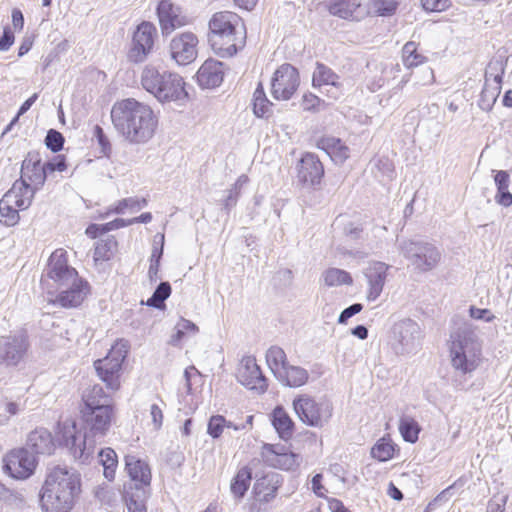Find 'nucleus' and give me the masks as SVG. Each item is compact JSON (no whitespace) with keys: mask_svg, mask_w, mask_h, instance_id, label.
I'll return each instance as SVG.
<instances>
[{"mask_svg":"<svg viewBox=\"0 0 512 512\" xmlns=\"http://www.w3.org/2000/svg\"><path fill=\"white\" fill-rule=\"evenodd\" d=\"M396 450V445L390 438L382 437L372 447L371 455L378 461L385 462L394 458Z\"/></svg>","mask_w":512,"mask_h":512,"instance_id":"41","label":"nucleus"},{"mask_svg":"<svg viewBox=\"0 0 512 512\" xmlns=\"http://www.w3.org/2000/svg\"><path fill=\"white\" fill-rule=\"evenodd\" d=\"M266 362L271 371L277 377L289 365L284 350L278 346H272L266 353Z\"/></svg>","mask_w":512,"mask_h":512,"instance_id":"38","label":"nucleus"},{"mask_svg":"<svg viewBox=\"0 0 512 512\" xmlns=\"http://www.w3.org/2000/svg\"><path fill=\"white\" fill-rule=\"evenodd\" d=\"M86 437H104L116 420V408L113 404L80 415Z\"/></svg>","mask_w":512,"mask_h":512,"instance_id":"10","label":"nucleus"},{"mask_svg":"<svg viewBox=\"0 0 512 512\" xmlns=\"http://www.w3.org/2000/svg\"><path fill=\"white\" fill-rule=\"evenodd\" d=\"M363 306L360 303H354L349 307L343 309L338 315L337 320H349L362 310Z\"/></svg>","mask_w":512,"mask_h":512,"instance_id":"61","label":"nucleus"},{"mask_svg":"<svg viewBox=\"0 0 512 512\" xmlns=\"http://www.w3.org/2000/svg\"><path fill=\"white\" fill-rule=\"evenodd\" d=\"M111 119L118 133L132 144L148 142L158 123L151 107L134 98L116 102L111 110Z\"/></svg>","mask_w":512,"mask_h":512,"instance_id":"1","label":"nucleus"},{"mask_svg":"<svg viewBox=\"0 0 512 512\" xmlns=\"http://www.w3.org/2000/svg\"><path fill=\"white\" fill-rule=\"evenodd\" d=\"M66 286L67 289L61 291L56 298H48L47 301L63 308H75L84 301L90 290L89 283L84 279H79Z\"/></svg>","mask_w":512,"mask_h":512,"instance_id":"22","label":"nucleus"},{"mask_svg":"<svg viewBox=\"0 0 512 512\" xmlns=\"http://www.w3.org/2000/svg\"><path fill=\"white\" fill-rule=\"evenodd\" d=\"M209 43L220 57H232L246 42V30L242 19L235 13H215L209 21Z\"/></svg>","mask_w":512,"mask_h":512,"instance_id":"3","label":"nucleus"},{"mask_svg":"<svg viewBox=\"0 0 512 512\" xmlns=\"http://www.w3.org/2000/svg\"><path fill=\"white\" fill-rule=\"evenodd\" d=\"M37 467V460L28 450L17 448L4 457V469L14 479L29 478Z\"/></svg>","mask_w":512,"mask_h":512,"instance_id":"14","label":"nucleus"},{"mask_svg":"<svg viewBox=\"0 0 512 512\" xmlns=\"http://www.w3.org/2000/svg\"><path fill=\"white\" fill-rule=\"evenodd\" d=\"M293 409L299 419L309 426H321L331 416L327 407L307 394L293 400Z\"/></svg>","mask_w":512,"mask_h":512,"instance_id":"11","label":"nucleus"},{"mask_svg":"<svg viewBox=\"0 0 512 512\" xmlns=\"http://www.w3.org/2000/svg\"><path fill=\"white\" fill-rule=\"evenodd\" d=\"M146 206L147 200L145 198L129 197L118 201L111 212L115 214H124L127 210L138 212Z\"/></svg>","mask_w":512,"mask_h":512,"instance_id":"47","label":"nucleus"},{"mask_svg":"<svg viewBox=\"0 0 512 512\" xmlns=\"http://www.w3.org/2000/svg\"><path fill=\"white\" fill-rule=\"evenodd\" d=\"M323 279L327 286H339L344 284H352L353 279L349 272L338 269L329 268L323 273Z\"/></svg>","mask_w":512,"mask_h":512,"instance_id":"45","label":"nucleus"},{"mask_svg":"<svg viewBox=\"0 0 512 512\" xmlns=\"http://www.w3.org/2000/svg\"><path fill=\"white\" fill-rule=\"evenodd\" d=\"M130 345L127 340H116L106 356L93 363L96 375L106 388L116 392L121 388L123 365L129 355Z\"/></svg>","mask_w":512,"mask_h":512,"instance_id":"6","label":"nucleus"},{"mask_svg":"<svg viewBox=\"0 0 512 512\" xmlns=\"http://www.w3.org/2000/svg\"><path fill=\"white\" fill-rule=\"evenodd\" d=\"M339 76L328 66L323 63L317 62L316 68L313 72L312 84L314 87L322 85L338 86Z\"/></svg>","mask_w":512,"mask_h":512,"instance_id":"37","label":"nucleus"},{"mask_svg":"<svg viewBox=\"0 0 512 512\" xmlns=\"http://www.w3.org/2000/svg\"><path fill=\"white\" fill-rule=\"evenodd\" d=\"M325 7L331 15L344 20L359 21L364 14L359 0H330Z\"/></svg>","mask_w":512,"mask_h":512,"instance_id":"27","label":"nucleus"},{"mask_svg":"<svg viewBox=\"0 0 512 512\" xmlns=\"http://www.w3.org/2000/svg\"><path fill=\"white\" fill-rule=\"evenodd\" d=\"M278 490V484L268 477L259 479L254 485L253 499L250 503V512H261L262 505L272 501Z\"/></svg>","mask_w":512,"mask_h":512,"instance_id":"24","label":"nucleus"},{"mask_svg":"<svg viewBox=\"0 0 512 512\" xmlns=\"http://www.w3.org/2000/svg\"><path fill=\"white\" fill-rule=\"evenodd\" d=\"M300 83L298 70L291 64L281 65L271 80V93L276 100H289Z\"/></svg>","mask_w":512,"mask_h":512,"instance_id":"12","label":"nucleus"},{"mask_svg":"<svg viewBox=\"0 0 512 512\" xmlns=\"http://www.w3.org/2000/svg\"><path fill=\"white\" fill-rule=\"evenodd\" d=\"M15 36L9 26L3 29V34L0 37V51H7L13 45Z\"/></svg>","mask_w":512,"mask_h":512,"instance_id":"58","label":"nucleus"},{"mask_svg":"<svg viewBox=\"0 0 512 512\" xmlns=\"http://www.w3.org/2000/svg\"><path fill=\"white\" fill-rule=\"evenodd\" d=\"M297 180L304 186L320 184L324 176V167L318 156L307 152L302 155L296 166Z\"/></svg>","mask_w":512,"mask_h":512,"instance_id":"19","label":"nucleus"},{"mask_svg":"<svg viewBox=\"0 0 512 512\" xmlns=\"http://www.w3.org/2000/svg\"><path fill=\"white\" fill-rule=\"evenodd\" d=\"M44 142L49 150L57 153L63 149L65 139L59 131L50 129L46 134Z\"/></svg>","mask_w":512,"mask_h":512,"instance_id":"50","label":"nucleus"},{"mask_svg":"<svg viewBox=\"0 0 512 512\" xmlns=\"http://www.w3.org/2000/svg\"><path fill=\"white\" fill-rule=\"evenodd\" d=\"M99 460L103 466V475L108 481H114L118 468V456L114 449L107 447L99 452Z\"/></svg>","mask_w":512,"mask_h":512,"instance_id":"36","label":"nucleus"},{"mask_svg":"<svg viewBox=\"0 0 512 512\" xmlns=\"http://www.w3.org/2000/svg\"><path fill=\"white\" fill-rule=\"evenodd\" d=\"M27 445L37 454L52 455L56 452L54 436L44 428L33 430L28 436Z\"/></svg>","mask_w":512,"mask_h":512,"instance_id":"29","label":"nucleus"},{"mask_svg":"<svg viewBox=\"0 0 512 512\" xmlns=\"http://www.w3.org/2000/svg\"><path fill=\"white\" fill-rule=\"evenodd\" d=\"M323 476L321 474H316L312 478V490L318 497H325L326 489L322 484Z\"/></svg>","mask_w":512,"mask_h":512,"instance_id":"64","label":"nucleus"},{"mask_svg":"<svg viewBox=\"0 0 512 512\" xmlns=\"http://www.w3.org/2000/svg\"><path fill=\"white\" fill-rule=\"evenodd\" d=\"M81 279L75 268L68 264L67 252L64 249H56L49 257L47 268L42 278L41 286L47 288L48 281L52 280L59 287H65Z\"/></svg>","mask_w":512,"mask_h":512,"instance_id":"8","label":"nucleus"},{"mask_svg":"<svg viewBox=\"0 0 512 512\" xmlns=\"http://www.w3.org/2000/svg\"><path fill=\"white\" fill-rule=\"evenodd\" d=\"M504 67L501 62H491L485 72V84L480 94L478 106L483 111H490L500 92L503 81Z\"/></svg>","mask_w":512,"mask_h":512,"instance_id":"13","label":"nucleus"},{"mask_svg":"<svg viewBox=\"0 0 512 512\" xmlns=\"http://www.w3.org/2000/svg\"><path fill=\"white\" fill-rule=\"evenodd\" d=\"M78 428L73 420L58 422L54 431V442L56 450L66 448L70 452L82 453L85 449V442L79 440Z\"/></svg>","mask_w":512,"mask_h":512,"instance_id":"18","label":"nucleus"},{"mask_svg":"<svg viewBox=\"0 0 512 512\" xmlns=\"http://www.w3.org/2000/svg\"><path fill=\"white\" fill-rule=\"evenodd\" d=\"M236 378L243 386L258 394H263L268 389L267 380L256 363V359L252 356H245L241 359L237 367Z\"/></svg>","mask_w":512,"mask_h":512,"instance_id":"16","label":"nucleus"},{"mask_svg":"<svg viewBox=\"0 0 512 512\" xmlns=\"http://www.w3.org/2000/svg\"><path fill=\"white\" fill-rule=\"evenodd\" d=\"M124 462L125 471L132 481L141 486H150L152 473L147 461L136 455L128 454L124 457Z\"/></svg>","mask_w":512,"mask_h":512,"instance_id":"25","label":"nucleus"},{"mask_svg":"<svg viewBox=\"0 0 512 512\" xmlns=\"http://www.w3.org/2000/svg\"><path fill=\"white\" fill-rule=\"evenodd\" d=\"M126 505L129 512H147V507L143 500L129 497L126 499Z\"/></svg>","mask_w":512,"mask_h":512,"instance_id":"62","label":"nucleus"},{"mask_svg":"<svg viewBox=\"0 0 512 512\" xmlns=\"http://www.w3.org/2000/svg\"><path fill=\"white\" fill-rule=\"evenodd\" d=\"M271 423L280 439L289 441L292 439L295 423L282 406H276L271 413Z\"/></svg>","mask_w":512,"mask_h":512,"instance_id":"30","label":"nucleus"},{"mask_svg":"<svg viewBox=\"0 0 512 512\" xmlns=\"http://www.w3.org/2000/svg\"><path fill=\"white\" fill-rule=\"evenodd\" d=\"M321 100L312 93H305L302 97L301 107L305 111H315Z\"/></svg>","mask_w":512,"mask_h":512,"instance_id":"57","label":"nucleus"},{"mask_svg":"<svg viewBox=\"0 0 512 512\" xmlns=\"http://www.w3.org/2000/svg\"><path fill=\"white\" fill-rule=\"evenodd\" d=\"M117 248V241L113 236H108L97 242L93 258L95 261H108L112 258Z\"/></svg>","mask_w":512,"mask_h":512,"instance_id":"44","label":"nucleus"},{"mask_svg":"<svg viewBox=\"0 0 512 512\" xmlns=\"http://www.w3.org/2000/svg\"><path fill=\"white\" fill-rule=\"evenodd\" d=\"M447 0H421L424 10L429 12H440L447 8Z\"/></svg>","mask_w":512,"mask_h":512,"instance_id":"56","label":"nucleus"},{"mask_svg":"<svg viewBox=\"0 0 512 512\" xmlns=\"http://www.w3.org/2000/svg\"><path fill=\"white\" fill-rule=\"evenodd\" d=\"M25 335L6 337L0 340V360L7 366L17 365L28 351Z\"/></svg>","mask_w":512,"mask_h":512,"instance_id":"21","label":"nucleus"},{"mask_svg":"<svg viewBox=\"0 0 512 512\" xmlns=\"http://www.w3.org/2000/svg\"><path fill=\"white\" fill-rule=\"evenodd\" d=\"M375 12L380 16H391L395 13L398 3L395 0H371Z\"/></svg>","mask_w":512,"mask_h":512,"instance_id":"51","label":"nucleus"},{"mask_svg":"<svg viewBox=\"0 0 512 512\" xmlns=\"http://www.w3.org/2000/svg\"><path fill=\"white\" fill-rule=\"evenodd\" d=\"M252 470L248 466L241 467L231 480L230 490L236 498H242L250 487Z\"/></svg>","mask_w":512,"mask_h":512,"instance_id":"34","label":"nucleus"},{"mask_svg":"<svg viewBox=\"0 0 512 512\" xmlns=\"http://www.w3.org/2000/svg\"><path fill=\"white\" fill-rule=\"evenodd\" d=\"M35 193L31 187L16 180L1 199L6 203L17 206L20 210H25L31 205Z\"/></svg>","mask_w":512,"mask_h":512,"instance_id":"28","label":"nucleus"},{"mask_svg":"<svg viewBox=\"0 0 512 512\" xmlns=\"http://www.w3.org/2000/svg\"><path fill=\"white\" fill-rule=\"evenodd\" d=\"M399 249L411 265L420 272L433 270L442 258L441 250L434 243L424 240H404L400 242Z\"/></svg>","mask_w":512,"mask_h":512,"instance_id":"7","label":"nucleus"},{"mask_svg":"<svg viewBox=\"0 0 512 512\" xmlns=\"http://www.w3.org/2000/svg\"><path fill=\"white\" fill-rule=\"evenodd\" d=\"M492 172L494 173V182L497 191L508 189L510 183V176L508 172L505 170H493Z\"/></svg>","mask_w":512,"mask_h":512,"instance_id":"55","label":"nucleus"},{"mask_svg":"<svg viewBox=\"0 0 512 512\" xmlns=\"http://www.w3.org/2000/svg\"><path fill=\"white\" fill-rule=\"evenodd\" d=\"M172 288L169 282L162 281L154 290L152 296L146 301L149 307L161 309L165 306V300L171 295Z\"/></svg>","mask_w":512,"mask_h":512,"instance_id":"46","label":"nucleus"},{"mask_svg":"<svg viewBox=\"0 0 512 512\" xmlns=\"http://www.w3.org/2000/svg\"><path fill=\"white\" fill-rule=\"evenodd\" d=\"M47 172L45 164L42 163L40 153L29 151L21 165V175L18 181L28 185L35 192L40 190L45 184Z\"/></svg>","mask_w":512,"mask_h":512,"instance_id":"17","label":"nucleus"},{"mask_svg":"<svg viewBox=\"0 0 512 512\" xmlns=\"http://www.w3.org/2000/svg\"><path fill=\"white\" fill-rule=\"evenodd\" d=\"M1 413L5 418V423L19 411V405L14 401H6L3 405H0Z\"/></svg>","mask_w":512,"mask_h":512,"instance_id":"60","label":"nucleus"},{"mask_svg":"<svg viewBox=\"0 0 512 512\" xmlns=\"http://www.w3.org/2000/svg\"><path fill=\"white\" fill-rule=\"evenodd\" d=\"M141 85L162 104L184 105L189 98L186 83L179 74L153 65H146L142 70Z\"/></svg>","mask_w":512,"mask_h":512,"instance_id":"4","label":"nucleus"},{"mask_svg":"<svg viewBox=\"0 0 512 512\" xmlns=\"http://www.w3.org/2000/svg\"><path fill=\"white\" fill-rule=\"evenodd\" d=\"M157 15L163 33H170L181 25L178 8L169 0H162L157 6Z\"/></svg>","mask_w":512,"mask_h":512,"instance_id":"31","label":"nucleus"},{"mask_svg":"<svg viewBox=\"0 0 512 512\" xmlns=\"http://www.w3.org/2000/svg\"><path fill=\"white\" fill-rule=\"evenodd\" d=\"M198 327L193 322L178 323L175 333L171 336V344L181 346L194 340L198 334Z\"/></svg>","mask_w":512,"mask_h":512,"instance_id":"35","label":"nucleus"},{"mask_svg":"<svg viewBox=\"0 0 512 512\" xmlns=\"http://www.w3.org/2000/svg\"><path fill=\"white\" fill-rule=\"evenodd\" d=\"M93 136L96 138L98 145L101 148V152L105 156H109L112 150L111 143L106 136L104 130L99 126L96 125L94 127Z\"/></svg>","mask_w":512,"mask_h":512,"instance_id":"52","label":"nucleus"},{"mask_svg":"<svg viewBox=\"0 0 512 512\" xmlns=\"http://www.w3.org/2000/svg\"><path fill=\"white\" fill-rule=\"evenodd\" d=\"M198 39L193 33H183L172 39L170 53L178 65H188L197 57Z\"/></svg>","mask_w":512,"mask_h":512,"instance_id":"20","label":"nucleus"},{"mask_svg":"<svg viewBox=\"0 0 512 512\" xmlns=\"http://www.w3.org/2000/svg\"><path fill=\"white\" fill-rule=\"evenodd\" d=\"M156 27L148 21L141 22L135 29L128 58L133 63H142L151 54L155 39L157 38Z\"/></svg>","mask_w":512,"mask_h":512,"instance_id":"9","label":"nucleus"},{"mask_svg":"<svg viewBox=\"0 0 512 512\" xmlns=\"http://www.w3.org/2000/svg\"><path fill=\"white\" fill-rule=\"evenodd\" d=\"M449 356L455 370L463 374L472 373L482 362V347L473 332L456 331L451 334Z\"/></svg>","mask_w":512,"mask_h":512,"instance_id":"5","label":"nucleus"},{"mask_svg":"<svg viewBox=\"0 0 512 512\" xmlns=\"http://www.w3.org/2000/svg\"><path fill=\"white\" fill-rule=\"evenodd\" d=\"M495 201L503 207H510L512 205V193L508 189L499 190L495 195Z\"/></svg>","mask_w":512,"mask_h":512,"instance_id":"63","label":"nucleus"},{"mask_svg":"<svg viewBox=\"0 0 512 512\" xmlns=\"http://www.w3.org/2000/svg\"><path fill=\"white\" fill-rule=\"evenodd\" d=\"M272 103L267 98L262 83H258L253 93V112L259 118L266 117Z\"/></svg>","mask_w":512,"mask_h":512,"instance_id":"43","label":"nucleus"},{"mask_svg":"<svg viewBox=\"0 0 512 512\" xmlns=\"http://www.w3.org/2000/svg\"><path fill=\"white\" fill-rule=\"evenodd\" d=\"M80 492V476L66 467L55 466L46 475L40 502L45 512H69Z\"/></svg>","mask_w":512,"mask_h":512,"instance_id":"2","label":"nucleus"},{"mask_svg":"<svg viewBox=\"0 0 512 512\" xmlns=\"http://www.w3.org/2000/svg\"><path fill=\"white\" fill-rule=\"evenodd\" d=\"M277 377L290 387H300L306 384L309 378L305 369L290 365L284 369L283 373L277 375Z\"/></svg>","mask_w":512,"mask_h":512,"instance_id":"39","label":"nucleus"},{"mask_svg":"<svg viewBox=\"0 0 512 512\" xmlns=\"http://www.w3.org/2000/svg\"><path fill=\"white\" fill-rule=\"evenodd\" d=\"M427 57L418 52L417 44L408 41L402 48V61L406 68L411 69L427 62Z\"/></svg>","mask_w":512,"mask_h":512,"instance_id":"40","label":"nucleus"},{"mask_svg":"<svg viewBox=\"0 0 512 512\" xmlns=\"http://www.w3.org/2000/svg\"><path fill=\"white\" fill-rule=\"evenodd\" d=\"M468 313L472 320H494L495 316L488 309L476 308L473 305H469L467 309H464V314Z\"/></svg>","mask_w":512,"mask_h":512,"instance_id":"53","label":"nucleus"},{"mask_svg":"<svg viewBox=\"0 0 512 512\" xmlns=\"http://www.w3.org/2000/svg\"><path fill=\"white\" fill-rule=\"evenodd\" d=\"M389 269L388 264L380 261L370 262L364 269L363 273L368 284L367 299L369 301H374L381 295Z\"/></svg>","mask_w":512,"mask_h":512,"instance_id":"23","label":"nucleus"},{"mask_svg":"<svg viewBox=\"0 0 512 512\" xmlns=\"http://www.w3.org/2000/svg\"><path fill=\"white\" fill-rule=\"evenodd\" d=\"M225 427L232 428L234 430L240 429L239 426L227 421L224 416L214 415L208 421L207 432L211 437L219 438L222 435Z\"/></svg>","mask_w":512,"mask_h":512,"instance_id":"48","label":"nucleus"},{"mask_svg":"<svg viewBox=\"0 0 512 512\" xmlns=\"http://www.w3.org/2000/svg\"><path fill=\"white\" fill-rule=\"evenodd\" d=\"M150 414L152 417V422H153L154 428L160 429L163 424V420H164V414H163L162 407L158 404H152L150 407Z\"/></svg>","mask_w":512,"mask_h":512,"instance_id":"59","label":"nucleus"},{"mask_svg":"<svg viewBox=\"0 0 512 512\" xmlns=\"http://www.w3.org/2000/svg\"><path fill=\"white\" fill-rule=\"evenodd\" d=\"M45 164L47 174L49 172H63L67 168L66 159L63 155H57L53 158V160L48 161Z\"/></svg>","mask_w":512,"mask_h":512,"instance_id":"54","label":"nucleus"},{"mask_svg":"<svg viewBox=\"0 0 512 512\" xmlns=\"http://www.w3.org/2000/svg\"><path fill=\"white\" fill-rule=\"evenodd\" d=\"M224 77V64L214 59L206 60L197 72V80L204 88L218 87Z\"/></svg>","mask_w":512,"mask_h":512,"instance_id":"26","label":"nucleus"},{"mask_svg":"<svg viewBox=\"0 0 512 512\" xmlns=\"http://www.w3.org/2000/svg\"><path fill=\"white\" fill-rule=\"evenodd\" d=\"M261 457L268 466L275 469L295 471L299 467V455L279 443L263 444L261 447Z\"/></svg>","mask_w":512,"mask_h":512,"instance_id":"15","label":"nucleus"},{"mask_svg":"<svg viewBox=\"0 0 512 512\" xmlns=\"http://www.w3.org/2000/svg\"><path fill=\"white\" fill-rule=\"evenodd\" d=\"M420 431L421 427L414 418L410 416L401 417L399 421V432L406 442H417Z\"/></svg>","mask_w":512,"mask_h":512,"instance_id":"42","label":"nucleus"},{"mask_svg":"<svg viewBox=\"0 0 512 512\" xmlns=\"http://www.w3.org/2000/svg\"><path fill=\"white\" fill-rule=\"evenodd\" d=\"M20 210L17 206L6 203L4 200L0 199V216L1 222H3L6 226H14L19 222Z\"/></svg>","mask_w":512,"mask_h":512,"instance_id":"49","label":"nucleus"},{"mask_svg":"<svg viewBox=\"0 0 512 512\" xmlns=\"http://www.w3.org/2000/svg\"><path fill=\"white\" fill-rule=\"evenodd\" d=\"M107 395L102 386L99 384H94L87 388L81 396V404L79 408L80 415L85 413L97 410L104 405L101 404L102 400L106 398Z\"/></svg>","mask_w":512,"mask_h":512,"instance_id":"32","label":"nucleus"},{"mask_svg":"<svg viewBox=\"0 0 512 512\" xmlns=\"http://www.w3.org/2000/svg\"><path fill=\"white\" fill-rule=\"evenodd\" d=\"M318 146L337 164H342L349 157V148L339 138L323 137Z\"/></svg>","mask_w":512,"mask_h":512,"instance_id":"33","label":"nucleus"}]
</instances>
